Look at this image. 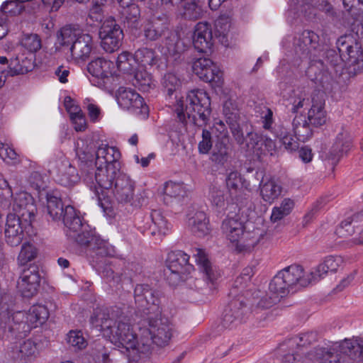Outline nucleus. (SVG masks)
Returning a JSON list of instances; mask_svg holds the SVG:
<instances>
[{
  "label": "nucleus",
  "mask_w": 363,
  "mask_h": 363,
  "mask_svg": "<svg viewBox=\"0 0 363 363\" xmlns=\"http://www.w3.org/2000/svg\"><path fill=\"white\" fill-rule=\"evenodd\" d=\"M75 151L84 180L94 184L90 188L92 190L94 187L98 205L104 213L111 211L112 204L104 189H112L113 198L118 203H131L135 183L121 172L118 149L103 143L85 145L80 140L76 143Z\"/></svg>",
  "instance_id": "f257e3e1"
},
{
  "label": "nucleus",
  "mask_w": 363,
  "mask_h": 363,
  "mask_svg": "<svg viewBox=\"0 0 363 363\" xmlns=\"http://www.w3.org/2000/svg\"><path fill=\"white\" fill-rule=\"evenodd\" d=\"M145 321L147 325L140 328L138 340L128 316L118 306L101 310L90 318L92 327L102 332L123 353L133 358L148 354L152 344L158 347L167 345L173 335L172 324L161 313L147 316Z\"/></svg>",
  "instance_id": "f03ea898"
},
{
  "label": "nucleus",
  "mask_w": 363,
  "mask_h": 363,
  "mask_svg": "<svg viewBox=\"0 0 363 363\" xmlns=\"http://www.w3.org/2000/svg\"><path fill=\"white\" fill-rule=\"evenodd\" d=\"M330 45V39L326 35L323 34L320 38L318 33L311 30H304L297 33L293 41L295 55L301 60L307 59L313 62L309 66L307 73L312 81L324 89L330 88L332 77L328 70H320L316 73L317 69L323 66V62L315 58L325 56V62L336 72L344 64L341 53H337L334 49H329Z\"/></svg>",
  "instance_id": "7ed1b4c3"
},
{
  "label": "nucleus",
  "mask_w": 363,
  "mask_h": 363,
  "mask_svg": "<svg viewBox=\"0 0 363 363\" xmlns=\"http://www.w3.org/2000/svg\"><path fill=\"white\" fill-rule=\"evenodd\" d=\"M47 210L53 220H62L68 229L67 235L86 250L97 251L101 256L108 255L107 243L94 230H88L75 208L69 205L64 208L62 200L56 196L47 194Z\"/></svg>",
  "instance_id": "20e7f679"
},
{
  "label": "nucleus",
  "mask_w": 363,
  "mask_h": 363,
  "mask_svg": "<svg viewBox=\"0 0 363 363\" xmlns=\"http://www.w3.org/2000/svg\"><path fill=\"white\" fill-rule=\"evenodd\" d=\"M173 105L177 120L184 125L186 118H192L194 124L202 126L207 124L211 113V99L202 89L190 91L186 97L175 96Z\"/></svg>",
  "instance_id": "39448f33"
},
{
  "label": "nucleus",
  "mask_w": 363,
  "mask_h": 363,
  "mask_svg": "<svg viewBox=\"0 0 363 363\" xmlns=\"http://www.w3.org/2000/svg\"><path fill=\"white\" fill-rule=\"evenodd\" d=\"M48 308L43 305H33L28 311H12L0 305V329L9 328L12 333L19 336H26L37 323L43 324L48 318Z\"/></svg>",
  "instance_id": "423d86ee"
},
{
  "label": "nucleus",
  "mask_w": 363,
  "mask_h": 363,
  "mask_svg": "<svg viewBox=\"0 0 363 363\" xmlns=\"http://www.w3.org/2000/svg\"><path fill=\"white\" fill-rule=\"evenodd\" d=\"M337 347L318 346L307 353L306 361L317 363H354L363 359V340H347Z\"/></svg>",
  "instance_id": "0eeeda50"
},
{
  "label": "nucleus",
  "mask_w": 363,
  "mask_h": 363,
  "mask_svg": "<svg viewBox=\"0 0 363 363\" xmlns=\"http://www.w3.org/2000/svg\"><path fill=\"white\" fill-rule=\"evenodd\" d=\"M250 277L245 272L236 278L234 289L230 292L235 298L224 309L221 320L223 328L232 329L238 325L247 321L250 312L247 289Z\"/></svg>",
  "instance_id": "6e6552de"
},
{
  "label": "nucleus",
  "mask_w": 363,
  "mask_h": 363,
  "mask_svg": "<svg viewBox=\"0 0 363 363\" xmlns=\"http://www.w3.org/2000/svg\"><path fill=\"white\" fill-rule=\"evenodd\" d=\"M336 44L349 74L360 73L363 70V25H357L352 34L340 37Z\"/></svg>",
  "instance_id": "1a4fd4ad"
},
{
  "label": "nucleus",
  "mask_w": 363,
  "mask_h": 363,
  "mask_svg": "<svg viewBox=\"0 0 363 363\" xmlns=\"http://www.w3.org/2000/svg\"><path fill=\"white\" fill-rule=\"evenodd\" d=\"M309 284L310 278L307 277L303 268L299 265H291L280 270L272 278L269 290L279 299Z\"/></svg>",
  "instance_id": "9d476101"
},
{
  "label": "nucleus",
  "mask_w": 363,
  "mask_h": 363,
  "mask_svg": "<svg viewBox=\"0 0 363 363\" xmlns=\"http://www.w3.org/2000/svg\"><path fill=\"white\" fill-rule=\"evenodd\" d=\"M162 294L148 284H137L134 289V298L137 308L147 317L161 313Z\"/></svg>",
  "instance_id": "9b49d317"
},
{
  "label": "nucleus",
  "mask_w": 363,
  "mask_h": 363,
  "mask_svg": "<svg viewBox=\"0 0 363 363\" xmlns=\"http://www.w3.org/2000/svg\"><path fill=\"white\" fill-rule=\"evenodd\" d=\"M99 35L101 40V45L106 52L112 53L121 46L123 33L113 17L105 18L101 25Z\"/></svg>",
  "instance_id": "f8f14e48"
},
{
  "label": "nucleus",
  "mask_w": 363,
  "mask_h": 363,
  "mask_svg": "<svg viewBox=\"0 0 363 363\" xmlns=\"http://www.w3.org/2000/svg\"><path fill=\"white\" fill-rule=\"evenodd\" d=\"M189 256L181 250L168 254L164 272L172 284H177L182 279V275L189 272L191 266L189 264Z\"/></svg>",
  "instance_id": "ddd939ff"
},
{
  "label": "nucleus",
  "mask_w": 363,
  "mask_h": 363,
  "mask_svg": "<svg viewBox=\"0 0 363 363\" xmlns=\"http://www.w3.org/2000/svg\"><path fill=\"white\" fill-rule=\"evenodd\" d=\"M13 215L21 218L26 224H31L35 217L37 208L33 196L26 192L20 191L13 196Z\"/></svg>",
  "instance_id": "4468645a"
},
{
  "label": "nucleus",
  "mask_w": 363,
  "mask_h": 363,
  "mask_svg": "<svg viewBox=\"0 0 363 363\" xmlns=\"http://www.w3.org/2000/svg\"><path fill=\"white\" fill-rule=\"evenodd\" d=\"M117 101L118 105L135 114H147L148 107L143 98L135 90L120 87L118 90Z\"/></svg>",
  "instance_id": "2eb2a0df"
},
{
  "label": "nucleus",
  "mask_w": 363,
  "mask_h": 363,
  "mask_svg": "<svg viewBox=\"0 0 363 363\" xmlns=\"http://www.w3.org/2000/svg\"><path fill=\"white\" fill-rule=\"evenodd\" d=\"M40 282V275L36 265H30L24 269L17 282V287L25 298H31L38 290Z\"/></svg>",
  "instance_id": "dca6fc26"
},
{
  "label": "nucleus",
  "mask_w": 363,
  "mask_h": 363,
  "mask_svg": "<svg viewBox=\"0 0 363 363\" xmlns=\"http://www.w3.org/2000/svg\"><path fill=\"white\" fill-rule=\"evenodd\" d=\"M255 177L259 182L260 195L264 201L272 203L282 192V186L278 179L266 175L264 171H257Z\"/></svg>",
  "instance_id": "f3484780"
},
{
  "label": "nucleus",
  "mask_w": 363,
  "mask_h": 363,
  "mask_svg": "<svg viewBox=\"0 0 363 363\" xmlns=\"http://www.w3.org/2000/svg\"><path fill=\"white\" fill-rule=\"evenodd\" d=\"M192 69L194 73L205 82H220L222 73L209 58L196 60L193 63Z\"/></svg>",
  "instance_id": "a211bd4d"
},
{
  "label": "nucleus",
  "mask_w": 363,
  "mask_h": 363,
  "mask_svg": "<svg viewBox=\"0 0 363 363\" xmlns=\"http://www.w3.org/2000/svg\"><path fill=\"white\" fill-rule=\"evenodd\" d=\"M311 103L306 121L313 127L321 126L326 123L327 120L324 91H315L311 96Z\"/></svg>",
  "instance_id": "6ab92c4d"
},
{
  "label": "nucleus",
  "mask_w": 363,
  "mask_h": 363,
  "mask_svg": "<svg viewBox=\"0 0 363 363\" xmlns=\"http://www.w3.org/2000/svg\"><path fill=\"white\" fill-rule=\"evenodd\" d=\"M31 224H26L16 215L8 214L5 228V240L11 247L19 245L23 238V228Z\"/></svg>",
  "instance_id": "aec40b11"
},
{
  "label": "nucleus",
  "mask_w": 363,
  "mask_h": 363,
  "mask_svg": "<svg viewBox=\"0 0 363 363\" xmlns=\"http://www.w3.org/2000/svg\"><path fill=\"white\" fill-rule=\"evenodd\" d=\"M113 62L104 57H97L87 65L88 72L99 80V86L106 85L113 79Z\"/></svg>",
  "instance_id": "412c9836"
},
{
  "label": "nucleus",
  "mask_w": 363,
  "mask_h": 363,
  "mask_svg": "<svg viewBox=\"0 0 363 363\" xmlns=\"http://www.w3.org/2000/svg\"><path fill=\"white\" fill-rule=\"evenodd\" d=\"M291 11L294 13L303 15L308 18L316 16L317 10L329 11L330 5L326 0H291Z\"/></svg>",
  "instance_id": "4be33fe9"
},
{
  "label": "nucleus",
  "mask_w": 363,
  "mask_h": 363,
  "mask_svg": "<svg viewBox=\"0 0 363 363\" xmlns=\"http://www.w3.org/2000/svg\"><path fill=\"white\" fill-rule=\"evenodd\" d=\"M193 45L200 52H211L213 40L211 26L209 23L199 22L196 24L193 36Z\"/></svg>",
  "instance_id": "5701e85b"
},
{
  "label": "nucleus",
  "mask_w": 363,
  "mask_h": 363,
  "mask_svg": "<svg viewBox=\"0 0 363 363\" xmlns=\"http://www.w3.org/2000/svg\"><path fill=\"white\" fill-rule=\"evenodd\" d=\"M223 233L231 242H237L236 250L239 252L244 250V245L239 244V241L245 234V225L238 218H225L221 225Z\"/></svg>",
  "instance_id": "b1692460"
},
{
  "label": "nucleus",
  "mask_w": 363,
  "mask_h": 363,
  "mask_svg": "<svg viewBox=\"0 0 363 363\" xmlns=\"http://www.w3.org/2000/svg\"><path fill=\"white\" fill-rule=\"evenodd\" d=\"M169 30V20L166 15L151 18L145 23L143 33L146 40L155 41L160 38Z\"/></svg>",
  "instance_id": "393cba45"
},
{
  "label": "nucleus",
  "mask_w": 363,
  "mask_h": 363,
  "mask_svg": "<svg viewBox=\"0 0 363 363\" xmlns=\"http://www.w3.org/2000/svg\"><path fill=\"white\" fill-rule=\"evenodd\" d=\"M352 147V138L347 130L342 129L336 136L335 141L328 153V159L333 164H336Z\"/></svg>",
  "instance_id": "a878e982"
},
{
  "label": "nucleus",
  "mask_w": 363,
  "mask_h": 363,
  "mask_svg": "<svg viewBox=\"0 0 363 363\" xmlns=\"http://www.w3.org/2000/svg\"><path fill=\"white\" fill-rule=\"evenodd\" d=\"M343 263V258L339 255H330L326 257L314 270L306 274L310 278V284L317 282L323 278L328 272H335Z\"/></svg>",
  "instance_id": "bb28decb"
},
{
  "label": "nucleus",
  "mask_w": 363,
  "mask_h": 363,
  "mask_svg": "<svg viewBox=\"0 0 363 363\" xmlns=\"http://www.w3.org/2000/svg\"><path fill=\"white\" fill-rule=\"evenodd\" d=\"M117 1L119 4L118 13L121 22L128 28H137L140 18L139 6L131 0H117Z\"/></svg>",
  "instance_id": "cd10ccee"
},
{
  "label": "nucleus",
  "mask_w": 363,
  "mask_h": 363,
  "mask_svg": "<svg viewBox=\"0 0 363 363\" xmlns=\"http://www.w3.org/2000/svg\"><path fill=\"white\" fill-rule=\"evenodd\" d=\"M81 177L77 168L68 160H62L57 166L56 182L65 187H72L80 181Z\"/></svg>",
  "instance_id": "c85d7f7f"
},
{
  "label": "nucleus",
  "mask_w": 363,
  "mask_h": 363,
  "mask_svg": "<svg viewBox=\"0 0 363 363\" xmlns=\"http://www.w3.org/2000/svg\"><path fill=\"white\" fill-rule=\"evenodd\" d=\"M33 67L34 64L33 54H18L15 57L10 59L7 69V74H9L11 77L24 74L31 71Z\"/></svg>",
  "instance_id": "c756f323"
},
{
  "label": "nucleus",
  "mask_w": 363,
  "mask_h": 363,
  "mask_svg": "<svg viewBox=\"0 0 363 363\" xmlns=\"http://www.w3.org/2000/svg\"><path fill=\"white\" fill-rule=\"evenodd\" d=\"M251 149H252V159L259 160L267 152L272 155V151L276 149V143L274 140L267 136L251 132Z\"/></svg>",
  "instance_id": "7c9ffc66"
},
{
  "label": "nucleus",
  "mask_w": 363,
  "mask_h": 363,
  "mask_svg": "<svg viewBox=\"0 0 363 363\" xmlns=\"http://www.w3.org/2000/svg\"><path fill=\"white\" fill-rule=\"evenodd\" d=\"M164 54L168 60L179 62L182 60V56L186 50V45L179 36L172 32L166 38L164 41Z\"/></svg>",
  "instance_id": "2f4dec72"
},
{
  "label": "nucleus",
  "mask_w": 363,
  "mask_h": 363,
  "mask_svg": "<svg viewBox=\"0 0 363 363\" xmlns=\"http://www.w3.org/2000/svg\"><path fill=\"white\" fill-rule=\"evenodd\" d=\"M92 48V37L88 33H82L69 47L68 52H70L73 59L85 60L89 57Z\"/></svg>",
  "instance_id": "473e14b6"
},
{
  "label": "nucleus",
  "mask_w": 363,
  "mask_h": 363,
  "mask_svg": "<svg viewBox=\"0 0 363 363\" xmlns=\"http://www.w3.org/2000/svg\"><path fill=\"white\" fill-rule=\"evenodd\" d=\"M215 35L225 47L230 45L233 38L232 19L228 14H221L215 21Z\"/></svg>",
  "instance_id": "72a5a7b5"
},
{
  "label": "nucleus",
  "mask_w": 363,
  "mask_h": 363,
  "mask_svg": "<svg viewBox=\"0 0 363 363\" xmlns=\"http://www.w3.org/2000/svg\"><path fill=\"white\" fill-rule=\"evenodd\" d=\"M191 232L197 237L203 238L211 233L209 219L203 211H197L188 219Z\"/></svg>",
  "instance_id": "f704fd0d"
},
{
  "label": "nucleus",
  "mask_w": 363,
  "mask_h": 363,
  "mask_svg": "<svg viewBox=\"0 0 363 363\" xmlns=\"http://www.w3.org/2000/svg\"><path fill=\"white\" fill-rule=\"evenodd\" d=\"M193 255L201 271L204 274L206 281L214 285V282L219 277L220 274L216 267L211 265L206 252L202 249L196 248Z\"/></svg>",
  "instance_id": "c9c22d12"
},
{
  "label": "nucleus",
  "mask_w": 363,
  "mask_h": 363,
  "mask_svg": "<svg viewBox=\"0 0 363 363\" xmlns=\"http://www.w3.org/2000/svg\"><path fill=\"white\" fill-rule=\"evenodd\" d=\"M187 191L182 183L167 182L163 188V201L166 205H170L175 201H180L185 197Z\"/></svg>",
  "instance_id": "e433bc0d"
},
{
  "label": "nucleus",
  "mask_w": 363,
  "mask_h": 363,
  "mask_svg": "<svg viewBox=\"0 0 363 363\" xmlns=\"http://www.w3.org/2000/svg\"><path fill=\"white\" fill-rule=\"evenodd\" d=\"M279 301L277 296H269L266 291L259 289L251 293V311L255 309H267Z\"/></svg>",
  "instance_id": "4c0bfd02"
},
{
  "label": "nucleus",
  "mask_w": 363,
  "mask_h": 363,
  "mask_svg": "<svg viewBox=\"0 0 363 363\" xmlns=\"http://www.w3.org/2000/svg\"><path fill=\"white\" fill-rule=\"evenodd\" d=\"M292 126L294 134L300 141L306 142L313 135L312 125L302 115H296L294 117Z\"/></svg>",
  "instance_id": "58836bf2"
},
{
  "label": "nucleus",
  "mask_w": 363,
  "mask_h": 363,
  "mask_svg": "<svg viewBox=\"0 0 363 363\" xmlns=\"http://www.w3.org/2000/svg\"><path fill=\"white\" fill-rule=\"evenodd\" d=\"M82 33V32L80 30L70 26H64L57 33V44L69 51V47L73 45L74 41H76Z\"/></svg>",
  "instance_id": "ea45409f"
},
{
  "label": "nucleus",
  "mask_w": 363,
  "mask_h": 363,
  "mask_svg": "<svg viewBox=\"0 0 363 363\" xmlns=\"http://www.w3.org/2000/svg\"><path fill=\"white\" fill-rule=\"evenodd\" d=\"M79 3H86L89 0H76ZM106 0H93V6L90 9L88 16L86 17V23L91 26H97L102 25L104 21V15L102 6Z\"/></svg>",
  "instance_id": "a19ab883"
},
{
  "label": "nucleus",
  "mask_w": 363,
  "mask_h": 363,
  "mask_svg": "<svg viewBox=\"0 0 363 363\" xmlns=\"http://www.w3.org/2000/svg\"><path fill=\"white\" fill-rule=\"evenodd\" d=\"M152 225L150 226L152 236L166 235L169 230V224L160 210H152L150 216Z\"/></svg>",
  "instance_id": "79ce46f5"
},
{
  "label": "nucleus",
  "mask_w": 363,
  "mask_h": 363,
  "mask_svg": "<svg viewBox=\"0 0 363 363\" xmlns=\"http://www.w3.org/2000/svg\"><path fill=\"white\" fill-rule=\"evenodd\" d=\"M131 76L132 84L142 91H147L155 86L152 75L143 68H138Z\"/></svg>",
  "instance_id": "37998d69"
},
{
  "label": "nucleus",
  "mask_w": 363,
  "mask_h": 363,
  "mask_svg": "<svg viewBox=\"0 0 363 363\" xmlns=\"http://www.w3.org/2000/svg\"><path fill=\"white\" fill-rule=\"evenodd\" d=\"M230 150L229 138H217L211 159L218 164H224L228 157Z\"/></svg>",
  "instance_id": "c03bdc74"
},
{
  "label": "nucleus",
  "mask_w": 363,
  "mask_h": 363,
  "mask_svg": "<svg viewBox=\"0 0 363 363\" xmlns=\"http://www.w3.org/2000/svg\"><path fill=\"white\" fill-rule=\"evenodd\" d=\"M134 57L136 64L141 67L153 66L158 62L159 57L153 49L148 48H141L138 49Z\"/></svg>",
  "instance_id": "a18cd8bd"
},
{
  "label": "nucleus",
  "mask_w": 363,
  "mask_h": 363,
  "mask_svg": "<svg viewBox=\"0 0 363 363\" xmlns=\"http://www.w3.org/2000/svg\"><path fill=\"white\" fill-rule=\"evenodd\" d=\"M116 66L124 74L132 75L137 69L134 55L127 51L122 52L117 57Z\"/></svg>",
  "instance_id": "49530a36"
},
{
  "label": "nucleus",
  "mask_w": 363,
  "mask_h": 363,
  "mask_svg": "<svg viewBox=\"0 0 363 363\" xmlns=\"http://www.w3.org/2000/svg\"><path fill=\"white\" fill-rule=\"evenodd\" d=\"M273 132V135L277 138L279 139L280 142L284 145L287 150L294 151L298 148V143L283 125H277Z\"/></svg>",
  "instance_id": "de8ad7c7"
},
{
  "label": "nucleus",
  "mask_w": 363,
  "mask_h": 363,
  "mask_svg": "<svg viewBox=\"0 0 363 363\" xmlns=\"http://www.w3.org/2000/svg\"><path fill=\"white\" fill-rule=\"evenodd\" d=\"M203 14V9L200 2L191 1L184 4L183 6L182 16L184 18L196 21L199 19Z\"/></svg>",
  "instance_id": "09e8293b"
},
{
  "label": "nucleus",
  "mask_w": 363,
  "mask_h": 363,
  "mask_svg": "<svg viewBox=\"0 0 363 363\" xmlns=\"http://www.w3.org/2000/svg\"><path fill=\"white\" fill-rule=\"evenodd\" d=\"M226 185L229 191L235 192L243 189H247L248 184L238 172H231L226 179Z\"/></svg>",
  "instance_id": "8fccbe9b"
},
{
  "label": "nucleus",
  "mask_w": 363,
  "mask_h": 363,
  "mask_svg": "<svg viewBox=\"0 0 363 363\" xmlns=\"http://www.w3.org/2000/svg\"><path fill=\"white\" fill-rule=\"evenodd\" d=\"M162 85L169 96H171L174 92L177 96V91L181 86V82L176 74L169 72L163 77Z\"/></svg>",
  "instance_id": "3c124183"
},
{
  "label": "nucleus",
  "mask_w": 363,
  "mask_h": 363,
  "mask_svg": "<svg viewBox=\"0 0 363 363\" xmlns=\"http://www.w3.org/2000/svg\"><path fill=\"white\" fill-rule=\"evenodd\" d=\"M37 256V249L30 242H25L21 247V250L18 256V262L21 265H25L28 262L34 259Z\"/></svg>",
  "instance_id": "603ef678"
},
{
  "label": "nucleus",
  "mask_w": 363,
  "mask_h": 363,
  "mask_svg": "<svg viewBox=\"0 0 363 363\" xmlns=\"http://www.w3.org/2000/svg\"><path fill=\"white\" fill-rule=\"evenodd\" d=\"M256 227L253 228L251 232V244L255 246L257 245L259 241L264 238L267 232V228L264 223V219L261 217H257L255 220Z\"/></svg>",
  "instance_id": "864d4df0"
},
{
  "label": "nucleus",
  "mask_w": 363,
  "mask_h": 363,
  "mask_svg": "<svg viewBox=\"0 0 363 363\" xmlns=\"http://www.w3.org/2000/svg\"><path fill=\"white\" fill-rule=\"evenodd\" d=\"M317 334L314 332H308L300 334L289 340V344H296L298 347H305L315 342Z\"/></svg>",
  "instance_id": "5fc2aeb1"
},
{
  "label": "nucleus",
  "mask_w": 363,
  "mask_h": 363,
  "mask_svg": "<svg viewBox=\"0 0 363 363\" xmlns=\"http://www.w3.org/2000/svg\"><path fill=\"white\" fill-rule=\"evenodd\" d=\"M209 197L212 205L219 211L225 208V199L223 190L217 187H212L210 190Z\"/></svg>",
  "instance_id": "6e6d98bb"
},
{
  "label": "nucleus",
  "mask_w": 363,
  "mask_h": 363,
  "mask_svg": "<svg viewBox=\"0 0 363 363\" xmlns=\"http://www.w3.org/2000/svg\"><path fill=\"white\" fill-rule=\"evenodd\" d=\"M256 122L261 124L264 130L269 131L272 135L274 134L273 130L279 125L274 124L273 111L270 108L265 110V113L258 118Z\"/></svg>",
  "instance_id": "4d7b16f0"
},
{
  "label": "nucleus",
  "mask_w": 363,
  "mask_h": 363,
  "mask_svg": "<svg viewBox=\"0 0 363 363\" xmlns=\"http://www.w3.org/2000/svg\"><path fill=\"white\" fill-rule=\"evenodd\" d=\"M67 341L72 347L79 350L86 346V342L80 331H70L67 335Z\"/></svg>",
  "instance_id": "13d9d810"
},
{
  "label": "nucleus",
  "mask_w": 363,
  "mask_h": 363,
  "mask_svg": "<svg viewBox=\"0 0 363 363\" xmlns=\"http://www.w3.org/2000/svg\"><path fill=\"white\" fill-rule=\"evenodd\" d=\"M23 46L28 50V53H31L38 51L41 48V42L36 34H31L26 36L22 42Z\"/></svg>",
  "instance_id": "bf43d9fd"
},
{
  "label": "nucleus",
  "mask_w": 363,
  "mask_h": 363,
  "mask_svg": "<svg viewBox=\"0 0 363 363\" xmlns=\"http://www.w3.org/2000/svg\"><path fill=\"white\" fill-rule=\"evenodd\" d=\"M354 233V227L352 225V220L347 218L340 223L335 230V234L339 238H348Z\"/></svg>",
  "instance_id": "052dcab7"
},
{
  "label": "nucleus",
  "mask_w": 363,
  "mask_h": 363,
  "mask_svg": "<svg viewBox=\"0 0 363 363\" xmlns=\"http://www.w3.org/2000/svg\"><path fill=\"white\" fill-rule=\"evenodd\" d=\"M18 357H33L38 352L36 344L30 340L24 341L19 347Z\"/></svg>",
  "instance_id": "680f3d73"
},
{
  "label": "nucleus",
  "mask_w": 363,
  "mask_h": 363,
  "mask_svg": "<svg viewBox=\"0 0 363 363\" xmlns=\"http://www.w3.org/2000/svg\"><path fill=\"white\" fill-rule=\"evenodd\" d=\"M230 128L235 140L240 146L241 149L247 152L249 143L247 142V138L244 136L242 128L239 125H235L234 124H232Z\"/></svg>",
  "instance_id": "e2e57ef3"
},
{
  "label": "nucleus",
  "mask_w": 363,
  "mask_h": 363,
  "mask_svg": "<svg viewBox=\"0 0 363 363\" xmlns=\"http://www.w3.org/2000/svg\"><path fill=\"white\" fill-rule=\"evenodd\" d=\"M213 142L210 131L203 129L202 131V140L199 142L198 148L200 153L207 154L211 149Z\"/></svg>",
  "instance_id": "0e129e2a"
},
{
  "label": "nucleus",
  "mask_w": 363,
  "mask_h": 363,
  "mask_svg": "<svg viewBox=\"0 0 363 363\" xmlns=\"http://www.w3.org/2000/svg\"><path fill=\"white\" fill-rule=\"evenodd\" d=\"M329 201L327 197H321L318 199L312 206L311 210L305 215L303 220L306 223H308L314 217L315 214L323 208Z\"/></svg>",
  "instance_id": "69168bd1"
},
{
  "label": "nucleus",
  "mask_w": 363,
  "mask_h": 363,
  "mask_svg": "<svg viewBox=\"0 0 363 363\" xmlns=\"http://www.w3.org/2000/svg\"><path fill=\"white\" fill-rule=\"evenodd\" d=\"M0 157L7 162H16L18 160V155L13 148L0 143Z\"/></svg>",
  "instance_id": "338daca9"
},
{
  "label": "nucleus",
  "mask_w": 363,
  "mask_h": 363,
  "mask_svg": "<svg viewBox=\"0 0 363 363\" xmlns=\"http://www.w3.org/2000/svg\"><path fill=\"white\" fill-rule=\"evenodd\" d=\"M28 182L30 186L37 191L44 189L43 177L39 172H31L28 177Z\"/></svg>",
  "instance_id": "774afa93"
}]
</instances>
